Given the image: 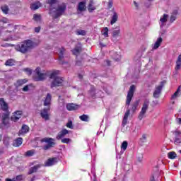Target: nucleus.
Here are the masks:
<instances>
[{
	"label": "nucleus",
	"instance_id": "50",
	"mask_svg": "<svg viewBox=\"0 0 181 181\" xmlns=\"http://www.w3.org/2000/svg\"><path fill=\"white\" fill-rule=\"evenodd\" d=\"M160 43H162V37L158 38V40L154 44V46H160Z\"/></svg>",
	"mask_w": 181,
	"mask_h": 181
},
{
	"label": "nucleus",
	"instance_id": "58",
	"mask_svg": "<svg viewBox=\"0 0 181 181\" xmlns=\"http://www.w3.org/2000/svg\"><path fill=\"white\" fill-rule=\"evenodd\" d=\"M35 32L36 33H39V32H40V27H36L35 28Z\"/></svg>",
	"mask_w": 181,
	"mask_h": 181
},
{
	"label": "nucleus",
	"instance_id": "8",
	"mask_svg": "<svg viewBox=\"0 0 181 181\" xmlns=\"http://www.w3.org/2000/svg\"><path fill=\"white\" fill-rule=\"evenodd\" d=\"M49 111H50L49 107L44 108L40 111L41 118L45 119V121H49V119H50V115L49 114Z\"/></svg>",
	"mask_w": 181,
	"mask_h": 181
},
{
	"label": "nucleus",
	"instance_id": "48",
	"mask_svg": "<svg viewBox=\"0 0 181 181\" xmlns=\"http://www.w3.org/2000/svg\"><path fill=\"white\" fill-rule=\"evenodd\" d=\"M180 95V93H179V90H177L175 93L172 95V100H176L177 97Z\"/></svg>",
	"mask_w": 181,
	"mask_h": 181
},
{
	"label": "nucleus",
	"instance_id": "27",
	"mask_svg": "<svg viewBox=\"0 0 181 181\" xmlns=\"http://www.w3.org/2000/svg\"><path fill=\"white\" fill-rule=\"evenodd\" d=\"M78 108V105L73 103H69L66 105V109L68 111H74Z\"/></svg>",
	"mask_w": 181,
	"mask_h": 181
},
{
	"label": "nucleus",
	"instance_id": "17",
	"mask_svg": "<svg viewBox=\"0 0 181 181\" xmlns=\"http://www.w3.org/2000/svg\"><path fill=\"white\" fill-rule=\"evenodd\" d=\"M9 22V20L5 17H3L0 18V35L2 34V32L5 30V28H4V23H8Z\"/></svg>",
	"mask_w": 181,
	"mask_h": 181
},
{
	"label": "nucleus",
	"instance_id": "54",
	"mask_svg": "<svg viewBox=\"0 0 181 181\" xmlns=\"http://www.w3.org/2000/svg\"><path fill=\"white\" fill-rule=\"evenodd\" d=\"M114 4V2L112 1V0H109L108 1V8L109 9H111V8H112V4Z\"/></svg>",
	"mask_w": 181,
	"mask_h": 181
},
{
	"label": "nucleus",
	"instance_id": "43",
	"mask_svg": "<svg viewBox=\"0 0 181 181\" xmlns=\"http://www.w3.org/2000/svg\"><path fill=\"white\" fill-rule=\"evenodd\" d=\"M81 121H84L85 122H87L88 121V115H83L79 117Z\"/></svg>",
	"mask_w": 181,
	"mask_h": 181
},
{
	"label": "nucleus",
	"instance_id": "32",
	"mask_svg": "<svg viewBox=\"0 0 181 181\" xmlns=\"http://www.w3.org/2000/svg\"><path fill=\"white\" fill-rule=\"evenodd\" d=\"M40 166L39 165H34L33 167L30 168L28 171V175H32L33 173H35L37 172V169H39Z\"/></svg>",
	"mask_w": 181,
	"mask_h": 181
},
{
	"label": "nucleus",
	"instance_id": "52",
	"mask_svg": "<svg viewBox=\"0 0 181 181\" xmlns=\"http://www.w3.org/2000/svg\"><path fill=\"white\" fill-rule=\"evenodd\" d=\"M175 21H176V16L172 15L170 18V22H171V23H172L173 22H175Z\"/></svg>",
	"mask_w": 181,
	"mask_h": 181
},
{
	"label": "nucleus",
	"instance_id": "24",
	"mask_svg": "<svg viewBox=\"0 0 181 181\" xmlns=\"http://www.w3.org/2000/svg\"><path fill=\"white\" fill-rule=\"evenodd\" d=\"M28 83V80L26 78L18 80L14 86L18 88V87H21V86H23V84H26Z\"/></svg>",
	"mask_w": 181,
	"mask_h": 181
},
{
	"label": "nucleus",
	"instance_id": "15",
	"mask_svg": "<svg viewBox=\"0 0 181 181\" xmlns=\"http://www.w3.org/2000/svg\"><path fill=\"white\" fill-rule=\"evenodd\" d=\"M51 104H52V95L50 93H47L44 100V105L45 107H47L50 108Z\"/></svg>",
	"mask_w": 181,
	"mask_h": 181
},
{
	"label": "nucleus",
	"instance_id": "63",
	"mask_svg": "<svg viewBox=\"0 0 181 181\" xmlns=\"http://www.w3.org/2000/svg\"><path fill=\"white\" fill-rule=\"evenodd\" d=\"M36 180V177H33V178H31L30 181H34Z\"/></svg>",
	"mask_w": 181,
	"mask_h": 181
},
{
	"label": "nucleus",
	"instance_id": "37",
	"mask_svg": "<svg viewBox=\"0 0 181 181\" xmlns=\"http://www.w3.org/2000/svg\"><path fill=\"white\" fill-rule=\"evenodd\" d=\"M1 9L3 13H5V15H8V13L9 12V7H8V6L3 5L1 6Z\"/></svg>",
	"mask_w": 181,
	"mask_h": 181
},
{
	"label": "nucleus",
	"instance_id": "62",
	"mask_svg": "<svg viewBox=\"0 0 181 181\" xmlns=\"http://www.w3.org/2000/svg\"><path fill=\"white\" fill-rule=\"evenodd\" d=\"M158 47H159V46H154L153 47V50H156V49H158Z\"/></svg>",
	"mask_w": 181,
	"mask_h": 181
},
{
	"label": "nucleus",
	"instance_id": "6",
	"mask_svg": "<svg viewBox=\"0 0 181 181\" xmlns=\"http://www.w3.org/2000/svg\"><path fill=\"white\" fill-rule=\"evenodd\" d=\"M134 91H135V86L132 85L127 96V105H129V104H131V101L132 100V98L134 97Z\"/></svg>",
	"mask_w": 181,
	"mask_h": 181
},
{
	"label": "nucleus",
	"instance_id": "45",
	"mask_svg": "<svg viewBox=\"0 0 181 181\" xmlns=\"http://www.w3.org/2000/svg\"><path fill=\"white\" fill-rule=\"evenodd\" d=\"M33 155H35V150H30L25 153V156L30 157L33 156Z\"/></svg>",
	"mask_w": 181,
	"mask_h": 181
},
{
	"label": "nucleus",
	"instance_id": "33",
	"mask_svg": "<svg viewBox=\"0 0 181 181\" xmlns=\"http://www.w3.org/2000/svg\"><path fill=\"white\" fill-rule=\"evenodd\" d=\"M81 52V47H76L74 50H72L73 54L74 56H78Z\"/></svg>",
	"mask_w": 181,
	"mask_h": 181
},
{
	"label": "nucleus",
	"instance_id": "26",
	"mask_svg": "<svg viewBox=\"0 0 181 181\" xmlns=\"http://www.w3.org/2000/svg\"><path fill=\"white\" fill-rule=\"evenodd\" d=\"M29 132V127L26 124H23L21 127V129L18 132L19 135H22V134H28Z\"/></svg>",
	"mask_w": 181,
	"mask_h": 181
},
{
	"label": "nucleus",
	"instance_id": "9",
	"mask_svg": "<svg viewBox=\"0 0 181 181\" xmlns=\"http://www.w3.org/2000/svg\"><path fill=\"white\" fill-rule=\"evenodd\" d=\"M172 133L175 136L174 144L175 145L181 144V131L179 129H176L175 131H173Z\"/></svg>",
	"mask_w": 181,
	"mask_h": 181
},
{
	"label": "nucleus",
	"instance_id": "36",
	"mask_svg": "<svg viewBox=\"0 0 181 181\" xmlns=\"http://www.w3.org/2000/svg\"><path fill=\"white\" fill-rule=\"evenodd\" d=\"M168 157L169 159H175L177 157V154L175 151H170L168 153Z\"/></svg>",
	"mask_w": 181,
	"mask_h": 181
},
{
	"label": "nucleus",
	"instance_id": "25",
	"mask_svg": "<svg viewBox=\"0 0 181 181\" xmlns=\"http://www.w3.org/2000/svg\"><path fill=\"white\" fill-rule=\"evenodd\" d=\"M0 105H1V110L3 111H8V103H5V100H4V98H0Z\"/></svg>",
	"mask_w": 181,
	"mask_h": 181
},
{
	"label": "nucleus",
	"instance_id": "31",
	"mask_svg": "<svg viewBox=\"0 0 181 181\" xmlns=\"http://www.w3.org/2000/svg\"><path fill=\"white\" fill-rule=\"evenodd\" d=\"M127 148H128V141H124L121 145V153H124L127 151Z\"/></svg>",
	"mask_w": 181,
	"mask_h": 181
},
{
	"label": "nucleus",
	"instance_id": "10",
	"mask_svg": "<svg viewBox=\"0 0 181 181\" xmlns=\"http://www.w3.org/2000/svg\"><path fill=\"white\" fill-rule=\"evenodd\" d=\"M57 50H58V52H57L56 53H57V54H59V63L61 64H64V62H62L63 59L64 58V47H56Z\"/></svg>",
	"mask_w": 181,
	"mask_h": 181
},
{
	"label": "nucleus",
	"instance_id": "60",
	"mask_svg": "<svg viewBox=\"0 0 181 181\" xmlns=\"http://www.w3.org/2000/svg\"><path fill=\"white\" fill-rule=\"evenodd\" d=\"M6 181H15V178L11 179V178H6Z\"/></svg>",
	"mask_w": 181,
	"mask_h": 181
},
{
	"label": "nucleus",
	"instance_id": "11",
	"mask_svg": "<svg viewBox=\"0 0 181 181\" xmlns=\"http://www.w3.org/2000/svg\"><path fill=\"white\" fill-rule=\"evenodd\" d=\"M32 46H15V49L17 52H20L21 53H26V52H29L30 49H32Z\"/></svg>",
	"mask_w": 181,
	"mask_h": 181
},
{
	"label": "nucleus",
	"instance_id": "12",
	"mask_svg": "<svg viewBox=\"0 0 181 181\" xmlns=\"http://www.w3.org/2000/svg\"><path fill=\"white\" fill-rule=\"evenodd\" d=\"M68 134H69V130L66 129H63L57 134L56 136V139H57V141H60L64 139V136H66V135H67Z\"/></svg>",
	"mask_w": 181,
	"mask_h": 181
},
{
	"label": "nucleus",
	"instance_id": "23",
	"mask_svg": "<svg viewBox=\"0 0 181 181\" xmlns=\"http://www.w3.org/2000/svg\"><path fill=\"white\" fill-rule=\"evenodd\" d=\"M42 6V3L40 1H35L30 4V9L32 11H36L37 9H39Z\"/></svg>",
	"mask_w": 181,
	"mask_h": 181
},
{
	"label": "nucleus",
	"instance_id": "28",
	"mask_svg": "<svg viewBox=\"0 0 181 181\" xmlns=\"http://www.w3.org/2000/svg\"><path fill=\"white\" fill-rule=\"evenodd\" d=\"M23 142V139H22L21 137H18L13 141V146H16V147L21 146Z\"/></svg>",
	"mask_w": 181,
	"mask_h": 181
},
{
	"label": "nucleus",
	"instance_id": "53",
	"mask_svg": "<svg viewBox=\"0 0 181 181\" xmlns=\"http://www.w3.org/2000/svg\"><path fill=\"white\" fill-rule=\"evenodd\" d=\"M140 141H141V142H146V134H143Z\"/></svg>",
	"mask_w": 181,
	"mask_h": 181
},
{
	"label": "nucleus",
	"instance_id": "46",
	"mask_svg": "<svg viewBox=\"0 0 181 181\" xmlns=\"http://www.w3.org/2000/svg\"><path fill=\"white\" fill-rule=\"evenodd\" d=\"M33 19L35 22H40L41 16L39 14H34Z\"/></svg>",
	"mask_w": 181,
	"mask_h": 181
},
{
	"label": "nucleus",
	"instance_id": "30",
	"mask_svg": "<svg viewBox=\"0 0 181 181\" xmlns=\"http://www.w3.org/2000/svg\"><path fill=\"white\" fill-rule=\"evenodd\" d=\"M168 14H163V16L160 18V22L161 23L160 24V28H162V26H165V22L168 21Z\"/></svg>",
	"mask_w": 181,
	"mask_h": 181
},
{
	"label": "nucleus",
	"instance_id": "35",
	"mask_svg": "<svg viewBox=\"0 0 181 181\" xmlns=\"http://www.w3.org/2000/svg\"><path fill=\"white\" fill-rule=\"evenodd\" d=\"M5 66H15L14 59H9L7 61H6Z\"/></svg>",
	"mask_w": 181,
	"mask_h": 181
},
{
	"label": "nucleus",
	"instance_id": "22",
	"mask_svg": "<svg viewBox=\"0 0 181 181\" xmlns=\"http://www.w3.org/2000/svg\"><path fill=\"white\" fill-rule=\"evenodd\" d=\"M129 114H130V110H127L123 117V120L122 123V127H125L128 123V117H129Z\"/></svg>",
	"mask_w": 181,
	"mask_h": 181
},
{
	"label": "nucleus",
	"instance_id": "3",
	"mask_svg": "<svg viewBox=\"0 0 181 181\" xmlns=\"http://www.w3.org/2000/svg\"><path fill=\"white\" fill-rule=\"evenodd\" d=\"M41 142H45V144H47V145H45L42 146V149L44 151H48V149L53 148V146L56 145V143L54 142V139L53 138H49V137L43 138L41 139Z\"/></svg>",
	"mask_w": 181,
	"mask_h": 181
},
{
	"label": "nucleus",
	"instance_id": "1",
	"mask_svg": "<svg viewBox=\"0 0 181 181\" xmlns=\"http://www.w3.org/2000/svg\"><path fill=\"white\" fill-rule=\"evenodd\" d=\"M57 74H59V71H54L49 74V71H42L40 67H37L34 71L33 78L35 81H43L47 78V76H49V78L53 80L51 83V88H53L63 86V81H64L63 78L59 77Z\"/></svg>",
	"mask_w": 181,
	"mask_h": 181
},
{
	"label": "nucleus",
	"instance_id": "4",
	"mask_svg": "<svg viewBox=\"0 0 181 181\" xmlns=\"http://www.w3.org/2000/svg\"><path fill=\"white\" fill-rule=\"evenodd\" d=\"M148 108H149V101H144L143 106L141 107V110L140 111L138 118L141 121L145 118V114H146V111H148Z\"/></svg>",
	"mask_w": 181,
	"mask_h": 181
},
{
	"label": "nucleus",
	"instance_id": "56",
	"mask_svg": "<svg viewBox=\"0 0 181 181\" xmlns=\"http://www.w3.org/2000/svg\"><path fill=\"white\" fill-rule=\"evenodd\" d=\"M59 103H61V105H64V100L60 98V96L59 97Z\"/></svg>",
	"mask_w": 181,
	"mask_h": 181
},
{
	"label": "nucleus",
	"instance_id": "34",
	"mask_svg": "<svg viewBox=\"0 0 181 181\" xmlns=\"http://www.w3.org/2000/svg\"><path fill=\"white\" fill-rule=\"evenodd\" d=\"M180 66H181V54L179 55L178 59L176 62V66H175V70H180Z\"/></svg>",
	"mask_w": 181,
	"mask_h": 181
},
{
	"label": "nucleus",
	"instance_id": "51",
	"mask_svg": "<svg viewBox=\"0 0 181 181\" xmlns=\"http://www.w3.org/2000/svg\"><path fill=\"white\" fill-rule=\"evenodd\" d=\"M67 128H69L70 129H73V122L69 121L66 123Z\"/></svg>",
	"mask_w": 181,
	"mask_h": 181
},
{
	"label": "nucleus",
	"instance_id": "2",
	"mask_svg": "<svg viewBox=\"0 0 181 181\" xmlns=\"http://www.w3.org/2000/svg\"><path fill=\"white\" fill-rule=\"evenodd\" d=\"M56 2H57V0H47V4L50 5L49 14L54 19H57V18L62 16L67 8L66 4L62 3L57 5Z\"/></svg>",
	"mask_w": 181,
	"mask_h": 181
},
{
	"label": "nucleus",
	"instance_id": "40",
	"mask_svg": "<svg viewBox=\"0 0 181 181\" xmlns=\"http://www.w3.org/2000/svg\"><path fill=\"white\" fill-rule=\"evenodd\" d=\"M112 58L114 59V60H115V62H119L121 60V54L115 52L112 55Z\"/></svg>",
	"mask_w": 181,
	"mask_h": 181
},
{
	"label": "nucleus",
	"instance_id": "29",
	"mask_svg": "<svg viewBox=\"0 0 181 181\" xmlns=\"http://www.w3.org/2000/svg\"><path fill=\"white\" fill-rule=\"evenodd\" d=\"M96 8L94 6V1L93 0H90L89 4L88 6V11L89 12H93V11H95Z\"/></svg>",
	"mask_w": 181,
	"mask_h": 181
},
{
	"label": "nucleus",
	"instance_id": "38",
	"mask_svg": "<svg viewBox=\"0 0 181 181\" xmlns=\"http://www.w3.org/2000/svg\"><path fill=\"white\" fill-rule=\"evenodd\" d=\"M76 34L78 36H86V35H87V32L84 30H77L76 31Z\"/></svg>",
	"mask_w": 181,
	"mask_h": 181
},
{
	"label": "nucleus",
	"instance_id": "18",
	"mask_svg": "<svg viewBox=\"0 0 181 181\" xmlns=\"http://www.w3.org/2000/svg\"><path fill=\"white\" fill-rule=\"evenodd\" d=\"M21 117H22V111L18 110L14 112V115L11 116V121L16 122V121H18L21 118Z\"/></svg>",
	"mask_w": 181,
	"mask_h": 181
},
{
	"label": "nucleus",
	"instance_id": "59",
	"mask_svg": "<svg viewBox=\"0 0 181 181\" xmlns=\"http://www.w3.org/2000/svg\"><path fill=\"white\" fill-rule=\"evenodd\" d=\"M176 122L178 124V125H181V118H177Z\"/></svg>",
	"mask_w": 181,
	"mask_h": 181
},
{
	"label": "nucleus",
	"instance_id": "21",
	"mask_svg": "<svg viewBox=\"0 0 181 181\" xmlns=\"http://www.w3.org/2000/svg\"><path fill=\"white\" fill-rule=\"evenodd\" d=\"M90 94L91 97H103V92L99 91V95H95L97 94V90H95V88L91 87L90 90Z\"/></svg>",
	"mask_w": 181,
	"mask_h": 181
},
{
	"label": "nucleus",
	"instance_id": "16",
	"mask_svg": "<svg viewBox=\"0 0 181 181\" xmlns=\"http://www.w3.org/2000/svg\"><path fill=\"white\" fill-rule=\"evenodd\" d=\"M163 86L159 85L158 86L156 87V89L153 92V97L154 98H159L160 95V93H162V88Z\"/></svg>",
	"mask_w": 181,
	"mask_h": 181
},
{
	"label": "nucleus",
	"instance_id": "39",
	"mask_svg": "<svg viewBox=\"0 0 181 181\" xmlns=\"http://www.w3.org/2000/svg\"><path fill=\"white\" fill-rule=\"evenodd\" d=\"M101 33L104 37H108V28H103L101 30Z\"/></svg>",
	"mask_w": 181,
	"mask_h": 181
},
{
	"label": "nucleus",
	"instance_id": "42",
	"mask_svg": "<svg viewBox=\"0 0 181 181\" xmlns=\"http://www.w3.org/2000/svg\"><path fill=\"white\" fill-rule=\"evenodd\" d=\"M71 139H69V138H64V139H61V142L62 143V144H71Z\"/></svg>",
	"mask_w": 181,
	"mask_h": 181
},
{
	"label": "nucleus",
	"instance_id": "49",
	"mask_svg": "<svg viewBox=\"0 0 181 181\" xmlns=\"http://www.w3.org/2000/svg\"><path fill=\"white\" fill-rule=\"evenodd\" d=\"M15 181H23V175H17L16 177V178H14Z\"/></svg>",
	"mask_w": 181,
	"mask_h": 181
},
{
	"label": "nucleus",
	"instance_id": "7",
	"mask_svg": "<svg viewBox=\"0 0 181 181\" xmlns=\"http://www.w3.org/2000/svg\"><path fill=\"white\" fill-rule=\"evenodd\" d=\"M119 18V14L115 10H112L110 17V25H115L118 22Z\"/></svg>",
	"mask_w": 181,
	"mask_h": 181
},
{
	"label": "nucleus",
	"instance_id": "44",
	"mask_svg": "<svg viewBox=\"0 0 181 181\" xmlns=\"http://www.w3.org/2000/svg\"><path fill=\"white\" fill-rule=\"evenodd\" d=\"M23 71H24L25 73H26V74L28 76H32V71H32L31 69H30V68H25V69H23Z\"/></svg>",
	"mask_w": 181,
	"mask_h": 181
},
{
	"label": "nucleus",
	"instance_id": "64",
	"mask_svg": "<svg viewBox=\"0 0 181 181\" xmlns=\"http://www.w3.org/2000/svg\"><path fill=\"white\" fill-rule=\"evenodd\" d=\"M78 77H79L80 79H81V78H83V75L79 74V75H78Z\"/></svg>",
	"mask_w": 181,
	"mask_h": 181
},
{
	"label": "nucleus",
	"instance_id": "47",
	"mask_svg": "<svg viewBox=\"0 0 181 181\" xmlns=\"http://www.w3.org/2000/svg\"><path fill=\"white\" fill-rule=\"evenodd\" d=\"M159 175V171H156L155 173L152 174L151 178H150V181H155V177H156V176Z\"/></svg>",
	"mask_w": 181,
	"mask_h": 181
},
{
	"label": "nucleus",
	"instance_id": "19",
	"mask_svg": "<svg viewBox=\"0 0 181 181\" xmlns=\"http://www.w3.org/2000/svg\"><path fill=\"white\" fill-rule=\"evenodd\" d=\"M21 46H36V43L35 42V40L30 39L23 41L21 42Z\"/></svg>",
	"mask_w": 181,
	"mask_h": 181
},
{
	"label": "nucleus",
	"instance_id": "13",
	"mask_svg": "<svg viewBox=\"0 0 181 181\" xmlns=\"http://www.w3.org/2000/svg\"><path fill=\"white\" fill-rule=\"evenodd\" d=\"M118 37H121V30L118 28L112 32V40L113 42H118Z\"/></svg>",
	"mask_w": 181,
	"mask_h": 181
},
{
	"label": "nucleus",
	"instance_id": "20",
	"mask_svg": "<svg viewBox=\"0 0 181 181\" xmlns=\"http://www.w3.org/2000/svg\"><path fill=\"white\" fill-rule=\"evenodd\" d=\"M86 9V1L79 2L77 7L78 12H84Z\"/></svg>",
	"mask_w": 181,
	"mask_h": 181
},
{
	"label": "nucleus",
	"instance_id": "55",
	"mask_svg": "<svg viewBox=\"0 0 181 181\" xmlns=\"http://www.w3.org/2000/svg\"><path fill=\"white\" fill-rule=\"evenodd\" d=\"M23 91L24 92L29 91V86L26 85L25 87H23Z\"/></svg>",
	"mask_w": 181,
	"mask_h": 181
},
{
	"label": "nucleus",
	"instance_id": "5",
	"mask_svg": "<svg viewBox=\"0 0 181 181\" xmlns=\"http://www.w3.org/2000/svg\"><path fill=\"white\" fill-rule=\"evenodd\" d=\"M1 119L2 123L0 124V128L2 129H4V128H8V127H9V114H4Z\"/></svg>",
	"mask_w": 181,
	"mask_h": 181
},
{
	"label": "nucleus",
	"instance_id": "41",
	"mask_svg": "<svg viewBox=\"0 0 181 181\" xmlns=\"http://www.w3.org/2000/svg\"><path fill=\"white\" fill-rule=\"evenodd\" d=\"M138 105H139V102L138 101H136L133 105H132V111H133V112H135V111H136Z\"/></svg>",
	"mask_w": 181,
	"mask_h": 181
},
{
	"label": "nucleus",
	"instance_id": "57",
	"mask_svg": "<svg viewBox=\"0 0 181 181\" xmlns=\"http://www.w3.org/2000/svg\"><path fill=\"white\" fill-rule=\"evenodd\" d=\"M134 5L136 8V9H139V4L136 1H134Z\"/></svg>",
	"mask_w": 181,
	"mask_h": 181
},
{
	"label": "nucleus",
	"instance_id": "61",
	"mask_svg": "<svg viewBox=\"0 0 181 181\" xmlns=\"http://www.w3.org/2000/svg\"><path fill=\"white\" fill-rule=\"evenodd\" d=\"M106 63H107V66H110L111 65V62H110V61H106Z\"/></svg>",
	"mask_w": 181,
	"mask_h": 181
},
{
	"label": "nucleus",
	"instance_id": "14",
	"mask_svg": "<svg viewBox=\"0 0 181 181\" xmlns=\"http://www.w3.org/2000/svg\"><path fill=\"white\" fill-rule=\"evenodd\" d=\"M59 162V158H49L45 163V166H53Z\"/></svg>",
	"mask_w": 181,
	"mask_h": 181
}]
</instances>
